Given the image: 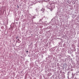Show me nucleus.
Here are the masks:
<instances>
[{
	"label": "nucleus",
	"mask_w": 79,
	"mask_h": 79,
	"mask_svg": "<svg viewBox=\"0 0 79 79\" xmlns=\"http://www.w3.org/2000/svg\"><path fill=\"white\" fill-rule=\"evenodd\" d=\"M17 8H19V7L18 6V5H17Z\"/></svg>",
	"instance_id": "cd10ccee"
},
{
	"label": "nucleus",
	"mask_w": 79,
	"mask_h": 79,
	"mask_svg": "<svg viewBox=\"0 0 79 79\" xmlns=\"http://www.w3.org/2000/svg\"><path fill=\"white\" fill-rule=\"evenodd\" d=\"M72 17L73 19H74V18H75V16L74 15H73L72 16Z\"/></svg>",
	"instance_id": "2eb2a0df"
},
{
	"label": "nucleus",
	"mask_w": 79,
	"mask_h": 79,
	"mask_svg": "<svg viewBox=\"0 0 79 79\" xmlns=\"http://www.w3.org/2000/svg\"><path fill=\"white\" fill-rule=\"evenodd\" d=\"M20 41V40H19V39H18L16 41V42H18V43H19L20 42H19Z\"/></svg>",
	"instance_id": "ddd939ff"
},
{
	"label": "nucleus",
	"mask_w": 79,
	"mask_h": 79,
	"mask_svg": "<svg viewBox=\"0 0 79 79\" xmlns=\"http://www.w3.org/2000/svg\"><path fill=\"white\" fill-rule=\"evenodd\" d=\"M71 56H74L73 55V54L71 53Z\"/></svg>",
	"instance_id": "5701e85b"
},
{
	"label": "nucleus",
	"mask_w": 79,
	"mask_h": 79,
	"mask_svg": "<svg viewBox=\"0 0 79 79\" xmlns=\"http://www.w3.org/2000/svg\"><path fill=\"white\" fill-rule=\"evenodd\" d=\"M21 1H23V0H20Z\"/></svg>",
	"instance_id": "c9c22d12"
},
{
	"label": "nucleus",
	"mask_w": 79,
	"mask_h": 79,
	"mask_svg": "<svg viewBox=\"0 0 79 79\" xmlns=\"http://www.w3.org/2000/svg\"><path fill=\"white\" fill-rule=\"evenodd\" d=\"M75 0V1H76L77 0Z\"/></svg>",
	"instance_id": "58836bf2"
},
{
	"label": "nucleus",
	"mask_w": 79,
	"mask_h": 79,
	"mask_svg": "<svg viewBox=\"0 0 79 79\" xmlns=\"http://www.w3.org/2000/svg\"><path fill=\"white\" fill-rule=\"evenodd\" d=\"M40 11H43L42 13H44V12L45 11V9L44 8H42V9H40Z\"/></svg>",
	"instance_id": "9b49d317"
},
{
	"label": "nucleus",
	"mask_w": 79,
	"mask_h": 79,
	"mask_svg": "<svg viewBox=\"0 0 79 79\" xmlns=\"http://www.w3.org/2000/svg\"><path fill=\"white\" fill-rule=\"evenodd\" d=\"M59 79H63L65 78V76L64 75H60L59 77Z\"/></svg>",
	"instance_id": "423d86ee"
},
{
	"label": "nucleus",
	"mask_w": 79,
	"mask_h": 79,
	"mask_svg": "<svg viewBox=\"0 0 79 79\" xmlns=\"http://www.w3.org/2000/svg\"><path fill=\"white\" fill-rule=\"evenodd\" d=\"M69 73H70V72H68L67 73V75L68 76H69Z\"/></svg>",
	"instance_id": "aec40b11"
},
{
	"label": "nucleus",
	"mask_w": 79,
	"mask_h": 79,
	"mask_svg": "<svg viewBox=\"0 0 79 79\" xmlns=\"http://www.w3.org/2000/svg\"><path fill=\"white\" fill-rule=\"evenodd\" d=\"M52 76H55V75H53Z\"/></svg>",
	"instance_id": "e433bc0d"
},
{
	"label": "nucleus",
	"mask_w": 79,
	"mask_h": 79,
	"mask_svg": "<svg viewBox=\"0 0 79 79\" xmlns=\"http://www.w3.org/2000/svg\"><path fill=\"white\" fill-rule=\"evenodd\" d=\"M73 4H75V2H74Z\"/></svg>",
	"instance_id": "473e14b6"
},
{
	"label": "nucleus",
	"mask_w": 79,
	"mask_h": 79,
	"mask_svg": "<svg viewBox=\"0 0 79 79\" xmlns=\"http://www.w3.org/2000/svg\"><path fill=\"white\" fill-rule=\"evenodd\" d=\"M30 8H32V7H31Z\"/></svg>",
	"instance_id": "7c9ffc66"
},
{
	"label": "nucleus",
	"mask_w": 79,
	"mask_h": 79,
	"mask_svg": "<svg viewBox=\"0 0 79 79\" xmlns=\"http://www.w3.org/2000/svg\"><path fill=\"white\" fill-rule=\"evenodd\" d=\"M34 24H36V25H37V26H39V23H34Z\"/></svg>",
	"instance_id": "4468645a"
},
{
	"label": "nucleus",
	"mask_w": 79,
	"mask_h": 79,
	"mask_svg": "<svg viewBox=\"0 0 79 79\" xmlns=\"http://www.w3.org/2000/svg\"><path fill=\"white\" fill-rule=\"evenodd\" d=\"M30 3L31 6H32V5H33V3H34L33 2H31Z\"/></svg>",
	"instance_id": "f8f14e48"
},
{
	"label": "nucleus",
	"mask_w": 79,
	"mask_h": 79,
	"mask_svg": "<svg viewBox=\"0 0 79 79\" xmlns=\"http://www.w3.org/2000/svg\"><path fill=\"white\" fill-rule=\"evenodd\" d=\"M56 21H58V19H57Z\"/></svg>",
	"instance_id": "72a5a7b5"
},
{
	"label": "nucleus",
	"mask_w": 79,
	"mask_h": 79,
	"mask_svg": "<svg viewBox=\"0 0 79 79\" xmlns=\"http://www.w3.org/2000/svg\"><path fill=\"white\" fill-rule=\"evenodd\" d=\"M57 14H58V15H60V12H57Z\"/></svg>",
	"instance_id": "393cba45"
},
{
	"label": "nucleus",
	"mask_w": 79,
	"mask_h": 79,
	"mask_svg": "<svg viewBox=\"0 0 79 79\" xmlns=\"http://www.w3.org/2000/svg\"><path fill=\"white\" fill-rule=\"evenodd\" d=\"M68 53H69V54H70V55H71V53L73 52V51L72 50H69L68 51Z\"/></svg>",
	"instance_id": "6e6552de"
},
{
	"label": "nucleus",
	"mask_w": 79,
	"mask_h": 79,
	"mask_svg": "<svg viewBox=\"0 0 79 79\" xmlns=\"http://www.w3.org/2000/svg\"><path fill=\"white\" fill-rule=\"evenodd\" d=\"M56 48H57V47H56L51 49L50 51L51 54L56 53L58 52L57 51H56Z\"/></svg>",
	"instance_id": "f03ea898"
},
{
	"label": "nucleus",
	"mask_w": 79,
	"mask_h": 79,
	"mask_svg": "<svg viewBox=\"0 0 79 79\" xmlns=\"http://www.w3.org/2000/svg\"><path fill=\"white\" fill-rule=\"evenodd\" d=\"M56 18H55L52 19L50 22L47 23H47V21H46L44 22V23L46 26H48V25L50 24V23H52V25H53V24H56V23H56Z\"/></svg>",
	"instance_id": "f257e3e1"
},
{
	"label": "nucleus",
	"mask_w": 79,
	"mask_h": 79,
	"mask_svg": "<svg viewBox=\"0 0 79 79\" xmlns=\"http://www.w3.org/2000/svg\"><path fill=\"white\" fill-rule=\"evenodd\" d=\"M28 52H29V51H26L27 53Z\"/></svg>",
	"instance_id": "c85d7f7f"
},
{
	"label": "nucleus",
	"mask_w": 79,
	"mask_h": 79,
	"mask_svg": "<svg viewBox=\"0 0 79 79\" xmlns=\"http://www.w3.org/2000/svg\"><path fill=\"white\" fill-rule=\"evenodd\" d=\"M68 77V78H69V76H68V77Z\"/></svg>",
	"instance_id": "2f4dec72"
},
{
	"label": "nucleus",
	"mask_w": 79,
	"mask_h": 79,
	"mask_svg": "<svg viewBox=\"0 0 79 79\" xmlns=\"http://www.w3.org/2000/svg\"><path fill=\"white\" fill-rule=\"evenodd\" d=\"M35 10L36 13H37V14L38 15H39V11L40 10H39V8H37Z\"/></svg>",
	"instance_id": "0eeeda50"
},
{
	"label": "nucleus",
	"mask_w": 79,
	"mask_h": 79,
	"mask_svg": "<svg viewBox=\"0 0 79 79\" xmlns=\"http://www.w3.org/2000/svg\"><path fill=\"white\" fill-rule=\"evenodd\" d=\"M63 47H66V44H64L63 45Z\"/></svg>",
	"instance_id": "dca6fc26"
},
{
	"label": "nucleus",
	"mask_w": 79,
	"mask_h": 79,
	"mask_svg": "<svg viewBox=\"0 0 79 79\" xmlns=\"http://www.w3.org/2000/svg\"><path fill=\"white\" fill-rule=\"evenodd\" d=\"M77 53L79 54V49H77Z\"/></svg>",
	"instance_id": "a211bd4d"
},
{
	"label": "nucleus",
	"mask_w": 79,
	"mask_h": 79,
	"mask_svg": "<svg viewBox=\"0 0 79 79\" xmlns=\"http://www.w3.org/2000/svg\"><path fill=\"white\" fill-rule=\"evenodd\" d=\"M56 51H57V52H60V48L57 47V48L56 49Z\"/></svg>",
	"instance_id": "9d476101"
},
{
	"label": "nucleus",
	"mask_w": 79,
	"mask_h": 79,
	"mask_svg": "<svg viewBox=\"0 0 79 79\" xmlns=\"http://www.w3.org/2000/svg\"><path fill=\"white\" fill-rule=\"evenodd\" d=\"M19 5L20 6H21V4H20Z\"/></svg>",
	"instance_id": "bb28decb"
},
{
	"label": "nucleus",
	"mask_w": 79,
	"mask_h": 79,
	"mask_svg": "<svg viewBox=\"0 0 79 79\" xmlns=\"http://www.w3.org/2000/svg\"><path fill=\"white\" fill-rule=\"evenodd\" d=\"M76 22H78V21H79V20H78V19H76Z\"/></svg>",
	"instance_id": "4be33fe9"
},
{
	"label": "nucleus",
	"mask_w": 79,
	"mask_h": 79,
	"mask_svg": "<svg viewBox=\"0 0 79 79\" xmlns=\"http://www.w3.org/2000/svg\"><path fill=\"white\" fill-rule=\"evenodd\" d=\"M65 57H66V58L65 59L66 61V60H67V61H71V62L72 63H73L74 61L73 60L72 58H71V56H70L68 55H66L65 56Z\"/></svg>",
	"instance_id": "7ed1b4c3"
},
{
	"label": "nucleus",
	"mask_w": 79,
	"mask_h": 79,
	"mask_svg": "<svg viewBox=\"0 0 79 79\" xmlns=\"http://www.w3.org/2000/svg\"><path fill=\"white\" fill-rule=\"evenodd\" d=\"M28 56H29V57H30V56L29 55H28Z\"/></svg>",
	"instance_id": "c756f323"
},
{
	"label": "nucleus",
	"mask_w": 79,
	"mask_h": 79,
	"mask_svg": "<svg viewBox=\"0 0 79 79\" xmlns=\"http://www.w3.org/2000/svg\"><path fill=\"white\" fill-rule=\"evenodd\" d=\"M42 19H43V18H42V19H40V22L42 20Z\"/></svg>",
	"instance_id": "b1692460"
},
{
	"label": "nucleus",
	"mask_w": 79,
	"mask_h": 79,
	"mask_svg": "<svg viewBox=\"0 0 79 79\" xmlns=\"http://www.w3.org/2000/svg\"><path fill=\"white\" fill-rule=\"evenodd\" d=\"M57 66H58L59 67V66H60V64H59V63H57Z\"/></svg>",
	"instance_id": "f3484780"
},
{
	"label": "nucleus",
	"mask_w": 79,
	"mask_h": 79,
	"mask_svg": "<svg viewBox=\"0 0 79 79\" xmlns=\"http://www.w3.org/2000/svg\"><path fill=\"white\" fill-rule=\"evenodd\" d=\"M54 8H55V6L53 4L50 5V7H48V8L50 10V11H52V10H53Z\"/></svg>",
	"instance_id": "20e7f679"
},
{
	"label": "nucleus",
	"mask_w": 79,
	"mask_h": 79,
	"mask_svg": "<svg viewBox=\"0 0 79 79\" xmlns=\"http://www.w3.org/2000/svg\"><path fill=\"white\" fill-rule=\"evenodd\" d=\"M18 37H19V36H16V39H18Z\"/></svg>",
	"instance_id": "6ab92c4d"
},
{
	"label": "nucleus",
	"mask_w": 79,
	"mask_h": 79,
	"mask_svg": "<svg viewBox=\"0 0 79 79\" xmlns=\"http://www.w3.org/2000/svg\"><path fill=\"white\" fill-rule=\"evenodd\" d=\"M28 61H25V63L27 64V63H28Z\"/></svg>",
	"instance_id": "a878e982"
},
{
	"label": "nucleus",
	"mask_w": 79,
	"mask_h": 79,
	"mask_svg": "<svg viewBox=\"0 0 79 79\" xmlns=\"http://www.w3.org/2000/svg\"><path fill=\"white\" fill-rule=\"evenodd\" d=\"M74 6H75V5H74Z\"/></svg>",
	"instance_id": "f704fd0d"
},
{
	"label": "nucleus",
	"mask_w": 79,
	"mask_h": 79,
	"mask_svg": "<svg viewBox=\"0 0 79 79\" xmlns=\"http://www.w3.org/2000/svg\"><path fill=\"white\" fill-rule=\"evenodd\" d=\"M79 72H76V73H72V76L73 77H74V76H77V73H79Z\"/></svg>",
	"instance_id": "39448f33"
},
{
	"label": "nucleus",
	"mask_w": 79,
	"mask_h": 79,
	"mask_svg": "<svg viewBox=\"0 0 79 79\" xmlns=\"http://www.w3.org/2000/svg\"><path fill=\"white\" fill-rule=\"evenodd\" d=\"M74 51H76V49H75V50H74Z\"/></svg>",
	"instance_id": "4c0bfd02"
},
{
	"label": "nucleus",
	"mask_w": 79,
	"mask_h": 79,
	"mask_svg": "<svg viewBox=\"0 0 79 79\" xmlns=\"http://www.w3.org/2000/svg\"><path fill=\"white\" fill-rule=\"evenodd\" d=\"M51 56H52V55H48V58H50V57H51Z\"/></svg>",
	"instance_id": "412c9836"
},
{
	"label": "nucleus",
	"mask_w": 79,
	"mask_h": 79,
	"mask_svg": "<svg viewBox=\"0 0 79 79\" xmlns=\"http://www.w3.org/2000/svg\"><path fill=\"white\" fill-rule=\"evenodd\" d=\"M30 66H31V67H33L34 66V62H31L30 64Z\"/></svg>",
	"instance_id": "1a4fd4ad"
}]
</instances>
